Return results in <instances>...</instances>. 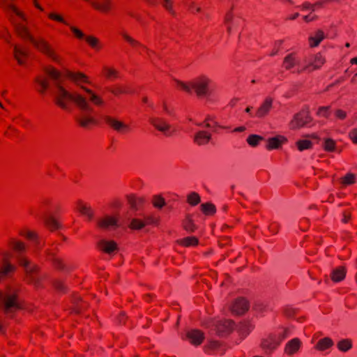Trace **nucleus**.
Wrapping results in <instances>:
<instances>
[{"label":"nucleus","instance_id":"nucleus-1","mask_svg":"<svg viewBox=\"0 0 357 357\" xmlns=\"http://www.w3.org/2000/svg\"><path fill=\"white\" fill-rule=\"evenodd\" d=\"M81 89L86 94L77 91L70 92L59 83H56V87L52 93L55 103L63 109L70 110L71 103H73L79 110V114L75 117L77 122L80 126L88 128L90 124L95 122L91 115L93 109L89 102L95 105L102 106L104 100L92 90L84 86H82Z\"/></svg>","mask_w":357,"mask_h":357},{"label":"nucleus","instance_id":"nucleus-2","mask_svg":"<svg viewBox=\"0 0 357 357\" xmlns=\"http://www.w3.org/2000/svg\"><path fill=\"white\" fill-rule=\"evenodd\" d=\"M0 6L8 13L10 20L14 25L18 35L23 38L29 40L39 50L48 55L53 60L57 61L56 56L54 54L50 45L43 40H36L29 33L26 26L20 23H17L12 17L13 14L24 19L23 14L17 9L13 4L8 3L7 0H0Z\"/></svg>","mask_w":357,"mask_h":357},{"label":"nucleus","instance_id":"nucleus-3","mask_svg":"<svg viewBox=\"0 0 357 357\" xmlns=\"http://www.w3.org/2000/svg\"><path fill=\"white\" fill-rule=\"evenodd\" d=\"M11 245L17 254L16 258L20 266L25 271L27 282L36 287H40L44 275L39 272L36 265L31 264L30 261L22 255L26 250L25 245L20 241H13Z\"/></svg>","mask_w":357,"mask_h":357},{"label":"nucleus","instance_id":"nucleus-4","mask_svg":"<svg viewBox=\"0 0 357 357\" xmlns=\"http://www.w3.org/2000/svg\"><path fill=\"white\" fill-rule=\"evenodd\" d=\"M175 82L181 89L187 93H190L194 91L199 98H208L212 95L211 80L206 76L199 77L189 84L178 79H175Z\"/></svg>","mask_w":357,"mask_h":357},{"label":"nucleus","instance_id":"nucleus-5","mask_svg":"<svg viewBox=\"0 0 357 357\" xmlns=\"http://www.w3.org/2000/svg\"><path fill=\"white\" fill-rule=\"evenodd\" d=\"M0 303L2 310L8 315L13 314L20 308L15 293L10 287L3 291H0Z\"/></svg>","mask_w":357,"mask_h":357},{"label":"nucleus","instance_id":"nucleus-6","mask_svg":"<svg viewBox=\"0 0 357 357\" xmlns=\"http://www.w3.org/2000/svg\"><path fill=\"white\" fill-rule=\"evenodd\" d=\"M206 326L216 331L220 335H225L233 331L234 324L231 320H215L211 321Z\"/></svg>","mask_w":357,"mask_h":357},{"label":"nucleus","instance_id":"nucleus-7","mask_svg":"<svg viewBox=\"0 0 357 357\" xmlns=\"http://www.w3.org/2000/svg\"><path fill=\"white\" fill-rule=\"evenodd\" d=\"M312 119L308 110L303 109L294 116L293 119L290 122V128L291 129H299L305 126Z\"/></svg>","mask_w":357,"mask_h":357},{"label":"nucleus","instance_id":"nucleus-8","mask_svg":"<svg viewBox=\"0 0 357 357\" xmlns=\"http://www.w3.org/2000/svg\"><path fill=\"white\" fill-rule=\"evenodd\" d=\"M280 344V340L276 335L271 334L264 338L261 343V348L266 354L272 353Z\"/></svg>","mask_w":357,"mask_h":357},{"label":"nucleus","instance_id":"nucleus-9","mask_svg":"<svg viewBox=\"0 0 357 357\" xmlns=\"http://www.w3.org/2000/svg\"><path fill=\"white\" fill-rule=\"evenodd\" d=\"M304 61L306 63V65L303 68H298L296 70L298 73H301L304 70L310 71V68H312V70H317L320 68L321 65L325 63V59L321 56V54L318 53L314 55V59L312 61H307V59H305Z\"/></svg>","mask_w":357,"mask_h":357},{"label":"nucleus","instance_id":"nucleus-10","mask_svg":"<svg viewBox=\"0 0 357 357\" xmlns=\"http://www.w3.org/2000/svg\"><path fill=\"white\" fill-rule=\"evenodd\" d=\"M150 123L160 132H162L167 136H170L173 131L171 130L170 124L164 119L153 117L150 119Z\"/></svg>","mask_w":357,"mask_h":357},{"label":"nucleus","instance_id":"nucleus-11","mask_svg":"<svg viewBox=\"0 0 357 357\" xmlns=\"http://www.w3.org/2000/svg\"><path fill=\"white\" fill-rule=\"evenodd\" d=\"M249 309V303L243 298L236 299L230 306V310L233 314L241 315L247 312Z\"/></svg>","mask_w":357,"mask_h":357},{"label":"nucleus","instance_id":"nucleus-12","mask_svg":"<svg viewBox=\"0 0 357 357\" xmlns=\"http://www.w3.org/2000/svg\"><path fill=\"white\" fill-rule=\"evenodd\" d=\"M97 225L100 228L105 230H109L112 228H116L120 225L116 218L109 215H106L104 218L98 220Z\"/></svg>","mask_w":357,"mask_h":357},{"label":"nucleus","instance_id":"nucleus-13","mask_svg":"<svg viewBox=\"0 0 357 357\" xmlns=\"http://www.w3.org/2000/svg\"><path fill=\"white\" fill-rule=\"evenodd\" d=\"M186 338L195 346L202 344L204 339V334L197 329L188 330L185 335Z\"/></svg>","mask_w":357,"mask_h":357},{"label":"nucleus","instance_id":"nucleus-14","mask_svg":"<svg viewBox=\"0 0 357 357\" xmlns=\"http://www.w3.org/2000/svg\"><path fill=\"white\" fill-rule=\"evenodd\" d=\"M273 106V99L271 98H266L264 101L261 104L257 109L255 116L258 118H263L268 114Z\"/></svg>","mask_w":357,"mask_h":357},{"label":"nucleus","instance_id":"nucleus-15","mask_svg":"<svg viewBox=\"0 0 357 357\" xmlns=\"http://www.w3.org/2000/svg\"><path fill=\"white\" fill-rule=\"evenodd\" d=\"M301 344L302 342L298 338H294L287 342L284 347V352L289 356H292L298 351Z\"/></svg>","mask_w":357,"mask_h":357},{"label":"nucleus","instance_id":"nucleus-16","mask_svg":"<svg viewBox=\"0 0 357 357\" xmlns=\"http://www.w3.org/2000/svg\"><path fill=\"white\" fill-rule=\"evenodd\" d=\"M103 119L107 123L118 132H121L127 131L129 129V126L128 125L109 116H105Z\"/></svg>","mask_w":357,"mask_h":357},{"label":"nucleus","instance_id":"nucleus-17","mask_svg":"<svg viewBox=\"0 0 357 357\" xmlns=\"http://www.w3.org/2000/svg\"><path fill=\"white\" fill-rule=\"evenodd\" d=\"M157 220L151 216H148L145 218V221L139 219H132L130 222V228L133 229H140L143 228L146 224H155Z\"/></svg>","mask_w":357,"mask_h":357},{"label":"nucleus","instance_id":"nucleus-18","mask_svg":"<svg viewBox=\"0 0 357 357\" xmlns=\"http://www.w3.org/2000/svg\"><path fill=\"white\" fill-rule=\"evenodd\" d=\"M299 64L300 61L297 59L294 53L287 54L283 61V66L287 70H290L296 66H298Z\"/></svg>","mask_w":357,"mask_h":357},{"label":"nucleus","instance_id":"nucleus-19","mask_svg":"<svg viewBox=\"0 0 357 357\" xmlns=\"http://www.w3.org/2000/svg\"><path fill=\"white\" fill-rule=\"evenodd\" d=\"M98 246L100 250L107 254H111L117 249L116 243L113 241H107L102 239L98 243Z\"/></svg>","mask_w":357,"mask_h":357},{"label":"nucleus","instance_id":"nucleus-20","mask_svg":"<svg viewBox=\"0 0 357 357\" xmlns=\"http://www.w3.org/2000/svg\"><path fill=\"white\" fill-rule=\"evenodd\" d=\"M211 139V135L205 130H199L194 136V142L199 146L206 144Z\"/></svg>","mask_w":357,"mask_h":357},{"label":"nucleus","instance_id":"nucleus-21","mask_svg":"<svg viewBox=\"0 0 357 357\" xmlns=\"http://www.w3.org/2000/svg\"><path fill=\"white\" fill-rule=\"evenodd\" d=\"M4 258L8 257V254L3 253ZM15 267L9 263L6 259H3V265L0 267V281L10 273L14 271Z\"/></svg>","mask_w":357,"mask_h":357},{"label":"nucleus","instance_id":"nucleus-22","mask_svg":"<svg viewBox=\"0 0 357 357\" xmlns=\"http://www.w3.org/2000/svg\"><path fill=\"white\" fill-rule=\"evenodd\" d=\"M65 75L77 84L79 82L89 83L87 77L82 73H73L68 70H66Z\"/></svg>","mask_w":357,"mask_h":357},{"label":"nucleus","instance_id":"nucleus-23","mask_svg":"<svg viewBox=\"0 0 357 357\" xmlns=\"http://www.w3.org/2000/svg\"><path fill=\"white\" fill-rule=\"evenodd\" d=\"M284 140L285 138L282 136L269 138L268 139L266 148L269 150L278 149Z\"/></svg>","mask_w":357,"mask_h":357},{"label":"nucleus","instance_id":"nucleus-24","mask_svg":"<svg viewBox=\"0 0 357 357\" xmlns=\"http://www.w3.org/2000/svg\"><path fill=\"white\" fill-rule=\"evenodd\" d=\"M325 36L322 31L318 30L314 36H311L309 38V41L311 47H317L323 40Z\"/></svg>","mask_w":357,"mask_h":357},{"label":"nucleus","instance_id":"nucleus-25","mask_svg":"<svg viewBox=\"0 0 357 357\" xmlns=\"http://www.w3.org/2000/svg\"><path fill=\"white\" fill-rule=\"evenodd\" d=\"M253 329V326L248 321H244L241 323V324L238 326V331L240 335L243 337L247 336L251 331Z\"/></svg>","mask_w":357,"mask_h":357},{"label":"nucleus","instance_id":"nucleus-26","mask_svg":"<svg viewBox=\"0 0 357 357\" xmlns=\"http://www.w3.org/2000/svg\"><path fill=\"white\" fill-rule=\"evenodd\" d=\"M346 275V271L343 267H338L332 272V280L338 282L342 280Z\"/></svg>","mask_w":357,"mask_h":357},{"label":"nucleus","instance_id":"nucleus-27","mask_svg":"<svg viewBox=\"0 0 357 357\" xmlns=\"http://www.w3.org/2000/svg\"><path fill=\"white\" fill-rule=\"evenodd\" d=\"M43 220L46 226L51 230L57 229L61 227V225L52 216L45 215L43 218Z\"/></svg>","mask_w":357,"mask_h":357},{"label":"nucleus","instance_id":"nucleus-28","mask_svg":"<svg viewBox=\"0 0 357 357\" xmlns=\"http://www.w3.org/2000/svg\"><path fill=\"white\" fill-rule=\"evenodd\" d=\"M28 56V52L26 50L22 49L17 45L14 46V56L20 64H23L24 61L22 57Z\"/></svg>","mask_w":357,"mask_h":357},{"label":"nucleus","instance_id":"nucleus-29","mask_svg":"<svg viewBox=\"0 0 357 357\" xmlns=\"http://www.w3.org/2000/svg\"><path fill=\"white\" fill-rule=\"evenodd\" d=\"M333 344V340L329 337H324L319 340L317 343L315 348L320 351H324Z\"/></svg>","mask_w":357,"mask_h":357},{"label":"nucleus","instance_id":"nucleus-30","mask_svg":"<svg viewBox=\"0 0 357 357\" xmlns=\"http://www.w3.org/2000/svg\"><path fill=\"white\" fill-rule=\"evenodd\" d=\"M337 347L340 351L347 352L351 349L352 341L349 339H342L337 342Z\"/></svg>","mask_w":357,"mask_h":357},{"label":"nucleus","instance_id":"nucleus-31","mask_svg":"<svg viewBox=\"0 0 357 357\" xmlns=\"http://www.w3.org/2000/svg\"><path fill=\"white\" fill-rule=\"evenodd\" d=\"M48 255L52 257V260L57 269L61 271H65L68 269L67 266L63 262L61 258L55 257L52 252H49Z\"/></svg>","mask_w":357,"mask_h":357},{"label":"nucleus","instance_id":"nucleus-32","mask_svg":"<svg viewBox=\"0 0 357 357\" xmlns=\"http://www.w3.org/2000/svg\"><path fill=\"white\" fill-rule=\"evenodd\" d=\"M122 37L128 42L133 47H142L144 49H146L148 52H150L149 50H148L145 46H144L142 44H141L139 41L134 39L132 37L129 36L126 32H122L121 33Z\"/></svg>","mask_w":357,"mask_h":357},{"label":"nucleus","instance_id":"nucleus-33","mask_svg":"<svg viewBox=\"0 0 357 357\" xmlns=\"http://www.w3.org/2000/svg\"><path fill=\"white\" fill-rule=\"evenodd\" d=\"M91 3L96 8L103 12H107L111 8L112 2L110 0H103L102 3H98L96 2H92Z\"/></svg>","mask_w":357,"mask_h":357},{"label":"nucleus","instance_id":"nucleus-34","mask_svg":"<svg viewBox=\"0 0 357 357\" xmlns=\"http://www.w3.org/2000/svg\"><path fill=\"white\" fill-rule=\"evenodd\" d=\"M201 209L206 215H211L215 213L216 211L215 205L211 203L202 204L201 205Z\"/></svg>","mask_w":357,"mask_h":357},{"label":"nucleus","instance_id":"nucleus-35","mask_svg":"<svg viewBox=\"0 0 357 357\" xmlns=\"http://www.w3.org/2000/svg\"><path fill=\"white\" fill-rule=\"evenodd\" d=\"M312 142L308 139H301L296 142V146L300 151L310 149L312 147Z\"/></svg>","mask_w":357,"mask_h":357},{"label":"nucleus","instance_id":"nucleus-36","mask_svg":"<svg viewBox=\"0 0 357 357\" xmlns=\"http://www.w3.org/2000/svg\"><path fill=\"white\" fill-rule=\"evenodd\" d=\"M179 243L184 246L195 245L198 244V239L194 236H188L181 239Z\"/></svg>","mask_w":357,"mask_h":357},{"label":"nucleus","instance_id":"nucleus-37","mask_svg":"<svg viewBox=\"0 0 357 357\" xmlns=\"http://www.w3.org/2000/svg\"><path fill=\"white\" fill-rule=\"evenodd\" d=\"M263 140V137L261 136H259L258 135H250L248 139H247V142L248 143L249 145H250L251 146H257L259 142Z\"/></svg>","mask_w":357,"mask_h":357},{"label":"nucleus","instance_id":"nucleus-38","mask_svg":"<svg viewBox=\"0 0 357 357\" xmlns=\"http://www.w3.org/2000/svg\"><path fill=\"white\" fill-rule=\"evenodd\" d=\"M79 211L83 215H86L89 220L93 218V213L91 208L86 205L82 204L80 202L79 203Z\"/></svg>","mask_w":357,"mask_h":357},{"label":"nucleus","instance_id":"nucleus-39","mask_svg":"<svg viewBox=\"0 0 357 357\" xmlns=\"http://www.w3.org/2000/svg\"><path fill=\"white\" fill-rule=\"evenodd\" d=\"M323 147L326 151H333L335 149V142L331 138L324 139Z\"/></svg>","mask_w":357,"mask_h":357},{"label":"nucleus","instance_id":"nucleus-40","mask_svg":"<svg viewBox=\"0 0 357 357\" xmlns=\"http://www.w3.org/2000/svg\"><path fill=\"white\" fill-rule=\"evenodd\" d=\"M127 199L131 207L135 210H137L138 204L143 203L144 202V199L142 198H135L132 195L128 196Z\"/></svg>","mask_w":357,"mask_h":357},{"label":"nucleus","instance_id":"nucleus-41","mask_svg":"<svg viewBox=\"0 0 357 357\" xmlns=\"http://www.w3.org/2000/svg\"><path fill=\"white\" fill-rule=\"evenodd\" d=\"M200 200V197L197 192H192L188 196V202L192 206L198 204Z\"/></svg>","mask_w":357,"mask_h":357},{"label":"nucleus","instance_id":"nucleus-42","mask_svg":"<svg viewBox=\"0 0 357 357\" xmlns=\"http://www.w3.org/2000/svg\"><path fill=\"white\" fill-rule=\"evenodd\" d=\"M35 81L38 84V85L40 86V89H38V91L40 93H44L45 90H47L49 87V84H48L47 81L46 79H42L40 77L36 78Z\"/></svg>","mask_w":357,"mask_h":357},{"label":"nucleus","instance_id":"nucleus-43","mask_svg":"<svg viewBox=\"0 0 357 357\" xmlns=\"http://www.w3.org/2000/svg\"><path fill=\"white\" fill-rule=\"evenodd\" d=\"M109 91L115 96H118L119 94L126 93L128 92L126 87L121 85L114 86V87L110 88Z\"/></svg>","mask_w":357,"mask_h":357},{"label":"nucleus","instance_id":"nucleus-44","mask_svg":"<svg viewBox=\"0 0 357 357\" xmlns=\"http://www.w3.org/2000/svg\"><path fill=\"white\" fill-rule=\"evenodd\" d=\"M153 204L155 207L161 208L165 205V201L162 197L155 195L153 197Z\"/></svg>","mask_w":357,"mask_h":357},{"label":"nucleus","instance_id":"nucleus-45","mask_svg":"<svg viewBox=\"0 0 357 357\" xmlns=\"http://www.w3.org/2000/svg\"><path fill=\"white\" fill-rule=\"evenodd\" d=\"M231 17H232V13L231 11L228 12L226 15H225V22L226 23L227 26V32L228 33H231V31H232V29H233V26H231Z\"/></svg>","mask_w":357,"mask_h":357},{"label":"nucleus","instance_id":"nucleus-46","mask_svg":"<svg viewBox=\"0 0 357 357\" xmlns=\"http://www.w3.org/2000/svg\"><path fill=\"white\" fill-rule=\"evenodd\" d=\"M46 72L54 81H59L61 77V73L59 71L54 68H48L47 69Z\"/></svg>","mask_w":357,"mask_h":357},{"label":"nucleus","instance_id":"nucleus-47","mask_svg":"<svg viewBox=\"0 0 357 357\" xmlns=\"http://www.w3.org/2000/svg\"><path fill=\"white\" fill-rule=\"evenodd\" d=\"M220 348V344L218 341L211 340L209 342L208 346L205 348L206 351L208 350H218Z\"/></svg>","mask_w":357,"mask_h":357},{"label":"nucleus","instance_id":"nucleus-48","mask_svg":"<svg viewBox=\"0 0 357 357\" xmlns=\"http://www.w3.org/2000/svg\"><path fill=\"white\" fill-rule=\"evenodd\" d=\"M330 107H320L317 111V115L319 116L328 117Z\"/></svg>","mask_w":357,"mask_h":357},{"label":"nucleus","instance_id":"nucleus-49","mask_svg":"<svg viewBox=\"0 0 357 357\" xmlns=\"http://www.w3.org/2000/svg\"><path fill=\"white\" fill-rule=\"evenodd\" d=\"M355 175L353 174H347L343 179V183L345 185H350L354 183Z\"/></svg>","mask_w":357,"mask_h":357},{"label":"nucleus","instance_id":"nucleus-50","mask_svg":"<svg viewBox=\"0 0 357 357\" xmlns=\"http://www.w3.org/2000/svg\"><path fill=\"white\" fill-rule=\"evenodd\" d=\"M163 6L173 15H175V12L172 7V2L171 0H163Z\"/></svg>","mask_w":357,"mask_h":357},{"label":"nucleus","instance_id":"nucleus-51","mask_svg":"<svg viewBox=\"0 0 357 357\" xmlns=\"http://www.w3.org/2000/svg\"><path fill=\"white\" fill-rule=\"evenodd\" d=\"M86 40L89 43V44L93 48L98 47V40L96 38L93 36H87L86 37Z\"/></svg>","mask_w":357,"mask_h":357},{"label":"nucleus","instance_id":"nucleus-52","mask_svg":"<svg viewBox=\"0 0 357 357\" xmlns=\"http://www.w3.org/2000/svg\"><path fill=\"white\" fill-rule=\"evenodd\" d=\"M214 119L213 117L211 116H207L205 119V124L204 125L203 123H197L196 125H197L198 126H200V127H206L207 128H211V124L209 123V121H213Z\"/></svg>","mask_w":357,"mask_h":357},{"label":"nucleus","instance_id":"nucleus-53","mask_svg":"<svg viewBox=\"0 0 357 357\" xmlns=\"http://www.w3.org/2000/svg\"><path fill=\"white\" fill-rule=\"evenodd\" d=\"M266 309V304L262 302H259L255 304V310L258 312H263Z\"/></svg>","mask_w":357,"mask_h":357},{"label":"nucleus","instance_id":"nucleus-54","mask_svg":"<svg viewBox=\"0 0 357 357\" xmlns=\"http://www.w3.org/2000/svg\"><path fill=\"white\" fill-rule=\"evenodd\" d=\"M184 228L186 231L192 232L195 229V226L190 220H188L184 225Z\"/></svg>","mask_w":357,"mask_h":357},{"label":"nucleus","instance_id":"nucleus-55","mask_svg":"<svg viewBox=\"0 0 357 357\" xmlns=\"http://www.w3.org/2000/svg\"><path fill=\"white\" fill-rule=\"evenodd\" d=\"M105 70L106 75L107 77H118V72L114 69L105 68Z\"/></svg>","mask_w":357,"mask_h":357},{"label":"nucleus","instance_id":"nucleus-56","mask_svg":"<svg viewBox=\"0 0 357 357\" xmlns=\"http://www.w3.org/2000/svg\"><path fill=\"white\" fill-rule=\"evenodd\" d=\"M22 235H24L27 238L36 241V244L38 245V240H37V235L36 234L32 232V231H26L25 234H22Z\"/></svg>","mask_w":357,"mask_h":357},{"label":"nucleus","instance_id":"nucleus-57","mask_svg":"<svg viewBox=\"0 0 357 357\" xmlns=\"http://www.w3.org/2000/svg\"><path fill=\"white\" fill-rule=\"evenodd\" d=\"M276 335L278 336L279 340H280V342H281L284 339H285L286 337H287L289 335V331L288 329H284L281 333H280L279 334H278Z\"/></svg>","mask_w":357,"mask_h":357},{"label":"nucleus","instance_id":"nucleus-58","mask_svg":"<svg viewBox=\"0 0 357 357\" xmlns=\"http://www.w3.org/2000/svg\"><path fill=\"white\" fill-rule=\"evenodd\" d=\"M335 115L340 119H344L347 116V113L342 109H337L335 111Z\"/></svg>","mask_w":357,"mask_h":357},{"label":"nucleus","instance_id":"nucleus-59","mask_svg":"<svg viewBox=\"0 0 357 357\" xmlns=\"http://www.w3.org/2000/svg\"><path fill=\"white\" fill-rule=\"evenodd\" d=\"M49 17L52 19V20H56L58 22H63L66 24H67L66 22L59 15H56V14H54V13H50L49 14Z\"/></svg>","mask_w":357,"mask_h":357},{"label":"nucleus","instance_id":"nucleus-60","mask_svg":"<svg viewBox=\"0 0 357 357\" xmlns=\"http://www.w3.org/2000/svg\"><path fill=\"white\" fill-rule=\"evenodd\" d=\"M54 287L58 291H63L65 290V287L62 281L56 280L54 282Z\"/></svg>","mask_w":357,"mask_h":357},{"label":"nucleus","instance_id":"nucleus-61","mask_svg":"<svg viewBox=\"0 0 357 357\" xmlns=\"http://www.w3.org/2000/svg\"><path fill=\"white\" fill-rule=\"evenodd\" d=\"M70 29L72 30V31L76 35V36L79 38H84V33L79 31V29H77V28L74 27V26H70Z\"/></svg>","mask_w":357,"mask_h":357},{"label":"nucleus","instance_id":"nucleus-62","mask_svg":"<svg viewBox=\"0 0 357 357\" xmlns=\"http://www.w3.org/2000/svg\"><path fill=\"white\" fill-rule=\"evenodd\" d=\"M349 137L354 143L357 144V129H353L349 133Z\"/></svg>","mask_w":357,"mask_h":357},{"label":"nucleus","instance_id":"nucleus-63","mask_svg":"<svg viewBox=\"0 0 357 357\" xmlns=\"http://www.w3.org/2000/svg\"><path fill=\"white\" fill-rule=\"evenodd\" d=\"M79 301H81V298L77 297L75 300V312L76 313H79L81 310V309L82 308V306H79Z\"/></svg>","mask_w":357,"mask_h":357},{"label":"nucleus","instance_id":"nucleus-64","mask_svg":"<svg viewBox=\"0 0 357 357\" xmlns=\"http://www.w3.org/2000/svg\"><path fill=\"white\" fill-rule=\"evenodd\" d=\"M278 224L276 223V222H273L272 223L270 227H269V229L270 231L273 233V234H277L278 232Z\"/></svg>","mask_w":357,"mask_h":357}]
</instances>
